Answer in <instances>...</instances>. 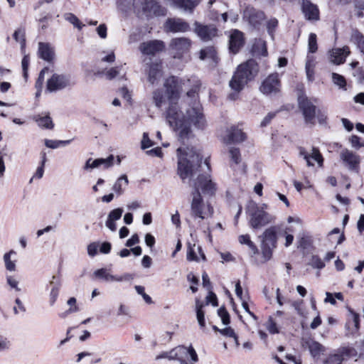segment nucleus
Listing matches in <instances>:
<instances>
[{
	"label": "nucleus",
	"mask_w": 364,
	"mask_h": 364,
	"mask_svg": "<svg viewBox=\"0 0 364 364\" xmlns=\"http://www.w3.org/2000/svg\"><path fill=\"white\" fill-rule=\"evenodd\" d=\"M341 159L348 166L350 171L358 172L360 158L359 155L355 154L347 149L342 150L340 154Z\"/></svg>",
	"instance_id": "obj_13"
},
{
	"label": "nucleus",
	"mask_w": 364,
	"mask_h": 364,
	"mask_svg": "<svg viewBox=\"0 0 364 364\" xmlns=\"http://www.w3.org/2000/svg\"><path fill=\"white\" fill-rule=\"evenodd\" d=\"M206 303L207 304H211L213 306H218L217 296L212 291H210L208 295L206 296Z\"/></svg>",
	"instance_id": "obj_62"
},
{
	"label": "nucleus",
	"mask_w": 364,
	"mask_h": 364,
	"mask_svg": "<svg viewBox=\"0 0 364 364\" xmlns=\"http://www.w3.org/2000/svg\"><path fill=\"white\" fill-rule=\"evenodd\" d=\"M181 349L182 348H180V346H178L169 351H164L159 355H156L155 359L156 360L164 358H166L170 360H174L175 358H177V352L180 351Z\"/></svg>",
	"instance_id": "obj_39"
},
{
	"label": "nucleus",
	"mask_w": 364,
	"mask_h": 364,
	"mask_svg": "<svg viewBox=\"0 0 364 364\" xmlns=\"http://www.w3.org/2000/svg\"><path fill=\"white\" fill-rule=\"evenodd\" d=\"M196 308L198 324L200 328H203L205 326V312L203 310V304L200 303L198 299H196Z\"/></svg>",
	"instance_id": "obj_36"
},
{
	"label": "nucleus",
	"mask_w": 364,
	"mask_h": 364,
	"mask_svg": "<svg viewBox=\"0 0 364 364\" xmlns=\"http://www.w3.org/2000/svg\"><path fill=\"white\" fill-rule=\"evenodd\" d=\"M299 108L301 111L304 120L307 124H314L316 107L306 96L298 97Z\"/></svg>",
	"instance_id": "obj_7"
},
{
	"label": "nucleus",
	"mask_w": 364,
	"mask_h": 364,
	"mask_svg": "<svg viewBox=\"0 0 364 364\" xmlns=\"http://www.w3.org/2000/svg\"><path fill=\"white\" fill-rule=\"evenodd\" d=\"M135 289L139 294L141 295L146 304H151L153 302L151 297L145 293V289L144 287L136 285L135 286Z\"/></svg>",
	"instance_id": "obj_54"
},
{
	"label": "nucleus",
	"mask_w": 364,
	"mask_h": 364,
	"mask_svg": "<svg viewBox=\"0 0 364 364\" xmlns=\"http://www.w3.org/2000/svg\"><path fill=\"white\" fill-rule=\"evenodd\" d=\"M153 145L151 140L149 137L148 133L144 132L143 134V138L141 142V146L142 149H146L151 147Z\"/></svg>",
	"instance_id": "obj_61"
},
{
	"label": "nucleus",
	"mask_w": 364,
	"mask_h": 364,
	"mask_svg": "<svg viewBox=\"0 0 364 364\" xmlns=\"http://www.w3.org/2000/svg\"><path fill=\"white\" fill-rule=\"evenodd\" d=\"M48 286L51 287L49 294V304L50 306H53L58 299L60 290L62 287V282L60 277L58 275H53L52 277V280L50 281L49 284L46 287L47 289L48 288Z\"/></svg>",
	"instance_id": "obj_20"
},
{
	"label": "nucleus",
	"mask_w": 364,
	"mask_h": 364,
	"mask_svg": "<svg viewBox=\"0 0 364 364\" xmlns=\"http://www.w3.org/2000/svg\"><path fill=\"white\" fill-rule=\"evenodd\" d=\"M191 46V41L187 38H173L170 43V48L178 52L183 53L189 49Z\"/></svg>",
	"instance_id": "obj_24"
},
{
	"label": "nucleus",
	"mask_w": 364,
	"mask_h": 364,
	"mask_svg": "<svg viewBox=\"0 0 364 364\" xmlns=\"http://www.w3.org/2000/svg\"><path fill=\"white\" fill-rule=\"evenodd\" d=\"M64 18L73 24L75 27L77 28L78 30H81L84 25L80 21L78 18L72 13H66L64 15Z\"/></svg>",
	"instance_id": "obj_43"
},
{
	"label": "nucleus",
	"mask_w": 364,
	"mask_h": 364,
	"mask_svg": "<svg viewBox=\"0 0 364 364\" xmlns=\"http://www.w3.org/2000/svg\"><path fill=\"white\" fill-rule=\"evenodd\" d=\"M16 252L11 250L9 252H6L4 255V261L5 263L6 269L9 272H14L16 270V261H12L11 259V257L12 255H16Z\"/></svg>",
	"instance_id": "obj_37"
},
{
	"label": "nucleus",
	"mask_w": 364,
	"mask_h": 364,
	"mask_svg": "<svg viewBox=\"0 0 364 364\" xmlns=\"http://www.w3.org/2000/svg\"><path fill=\"white\" fill-rule=\"evenodd\" d=\"M279 226H271L266 229L259 237L260 239L261 258L257 264H264L272 259L274 250L277 247V232Z\"/></svg>",
	"instance_id": "obj_4"
},
{
	"label": "nucleus",
	"mask_w": 364,
	"mask_h": 364,
	"mask_svg": "<svg viewBox=\"0 0 364 364\" xmlns=\"http://www.w3.org/2000/svg\"><path fill=\"white\" fill-rule=\"evenodd\" d=\"M178 156L177 174L184 181L188 178H196L193 180V190L191 194L200 193L214 196L217 188L216 184L210 179V164L209 159L203 162V156L193 149L186 151L181 147L176 150Z\"/></svg>",
	"instance_id": "obj_2"
},
{
	"label": "nucleus",
	"mask_w": 364,
	"mask_h": 364,
	"mask_svg": "<svg viewBox=\"0 0 364 364\" xmlns=\"http://www.w3.org/2000/svg\"><path fill=\"white\" fill-rule=\"evenodd\" d=\"M166 14V9L161 6L157 1L154 4L151 11L149 12L147 16H163Z\"/></svg>",
	"instance_id": "obj_42"
},
{
	"label": "nucleus",
	"mask_w": 364,
	"mask_h": 364,
	"mask_svg": "<svg viewBox=\"0 0 364 364\" xmlns=\"http://www.w3.org/2000/svg\"><path fill=\"white\" fill-rule=\"evenodd\" d=\"M99 243L96 242H91L87 245V254L90 257H95L97 254Z\"/></svg>",
	"instance_id": "obj_60"
},
{
	"label": "nucleus",
	"mask_w": 364,
	"mask_h": 364,
	"mask_svg": "<svg viewBox=\"0 0 364 364\" xmlns=\"http://www.w3.org/2000/svg\"><path fill=\"white\" fill-rule=\"evenodd\" d=\"M49 69L47 67H45L43 68L41 72L39 73L38 77L37 78V80L36 82V87L37 89L41 88L43 82H44V75L46 71H48Z\"/></svg>",
	"instance_id": "obj_59"
},
{
	"label": "nucleus",
	"mask_w": 364,
	"mask_h": 364,
	"mask_svg": "<svg viewBox=\"0 0 364 364\" xmlns=\"http://www.w3.org/2000/svg\"><path fill=\"white\" fill-rule=\"evenodd\" d=\"M13 37L16 42H20L23 48L26 44L25 30L18 28L16 30L13 34Z\"/></svg>",
	"instance_id": "obj_49"
},
{
	"label": "nucleus",
	"mask_w": 364,
	"mask_h": 364,
	"mask_svg": "<svg viewBox=\"0 0 364 364\" xmlns=\"http://www.w3.org/2000/svg\"><path fill=\"white\" fill-rule=\"evenodd\" d=\"M245 139V134L241 129L232 126L228 130V134L225 140L226 144H232L242 142Z\"/></svg>",
	"instance_id": "obj_21"
},
{
	"label": "nucleus",
	"mask_w": 364,
	"mask_h": 364,
	"mask_svg": "<svg viewBox=\"0 0 364 364\" xmlns=\"http://www.w3.org/2000/svg\"><path fill=\"white\" fill-rule=\"evenodd\" d=\"M194 26L195 33L203 42L212 41L218 35V28L213 24L203 25L196 21Z\"/></svg>",
	"instance_id": "obj_8"
},
{
	"label": "nucleus",
	"mask_w": 364,
	"mask_h": 364,
	"mask_svg": "<svg viewBox=\"0 0 364 364\" xmlns=\"http://www.w3.org/2000/svg\"><path fill=\"white\" fill-rule=\"evenodd\" d=\"M171 6L192 12L200 0H170Z\"/></svg>",
	"instance_id": "obj_25"
},
{
	"label": "nucleus",
	"mask_w": 364,
	"mask_h": 364,
	"mask_svg": "<svg viewBox=\"0 0 364 364\" xmlns=\"http://www.w3.org/2000/svg\"><path fill=\"white\" fill-rule=\"evenodd\" d=\"M309 349L313 358H318L325 348L318 342L313 341L309 344Z\"/></svg>",
	"instance_id": "obj_35"
},
{
	"label": "nucleus",
	"mask_w": 364,
	"mask_h": 364,
	"mask_svg": "<svg viewBox=\"0 0 364 364\" xmlns=\"http://www.w3.org/2000/svg\"><path fill=\"white\" fill-rule=\"evenodd\" d=\"M266 327L271 334H276L279 333L277 323L272 316L269 317Z\"/></svg>",
	"instance_id": "obj_52"
},
{
	"label": "nucleus",
	"mask_w": 364,
	"mask_h": 364,
	"mask_svg": "<svg viewBox=\"0 0 364 364\" xmlns=\"http://www.w3.org/2000/svg\"><path fill=\"white\" fill-rule=\"evenodd\" d=\"M180 348L182 349L177 352V358L174 359L178 360L180 364H194L198 361V354L192 345L188 347L180 346Z\"/></svg>",
	"instance_id": "obj_9"
},
{
	"label": "nucleus",
	"mask_w": 364,
	"mask_h": 364,
	"mask_svg": "<svg viewBox=\"0 0 364 364\" xmlns=\"http://www.w3.org/2000/svg\"><path fill=\"white\" fill-rule=\"evenodd\" d=\"M218 314L220 317L222 323L224 325H228L230 323V314L224 306L218 309Z\"/></svg>",
	"instance_id": "obj_46"
},
{
	"label": "nucleus",
	"mask_w": 364,
	"mask_h": 364,
	"mask_svg": "<svg viewBox=\"0 0 364 364\" xmlns=\"http://www.w3.org/2000/svg\"><path fill=\"white\" fill-rule=\"evenodd\" d=\"M350 41L364 55V35L358 29H352Z\"/></svg>",
	"instance_id": "obj_27"
},
{
	"label": "nucleus",
	"mask_w": 364,
	"mask_h": 364,
	"mask_svg": "<svg viewBox=\"0 0 364 364\" xmlns=\"http://www.w3.org/2000/svg\"><path fill=\"white\" fill-rule=\"evenodd\" d=\"M124 210L122 208H117L111 210L107 217V220L105 223V225L112 232L116 231L117 225L115 223L116 220L121 218Z\"/></svg>",
	"instance_id": "obj_22"
},
{
	"label": "nucleus",
	"mask_w": 364,
	"mask_h": 364,
	"mask_svg": "<svg viewBox=\"0 0 364 364\" xmlns=\"http://www.w3.org/2000/svg\"><path fill=\"white\" fill-rule=\"evenodd\" d=\"M314 269H322L325 267V262L318 255H312L307 263Z\"/></svg>",
	"instance_id": "obj_41"
},
{
	"label": "nucleus",
	"mask_w": 364,
	"mask_h": 364,
	"mask_svg": "<svg viewBox=\"0 0 364 364\" xmlns=\"http://www.w3.org/2000/svg\"><path fill=\"white\" fill-rule=\"evenodd\" d=\"M74 139L68 140H53V139H45V145L50 149H57L60 146H66L70 144Z\"/></svg>",
	"instance_id": "obj_38"
},
{
	"label": "nucleus",
	"mask_w": 364,
	"mask_h": 364,
	"mask_svg": "<svg viewBox=\"0 0 364 364\" xmlns=\"http://www.w3.org/2000/svg\"><path fill=\"white\" fill-rule=\"evenodd\" d=\"M332 81L333 82L338 85L340 88L346 90V78L336 73H332Z\"/></svg>",
	"instance_id": "obj_45"
},
{
	"label": "nucleus",
	"mask_w": 364,
	"mask_h": 364,
	"mask_svg": "<svg viewBox=\"0 0 364 364\" xmlns=\"http://www.w3.org/2000/svg\"><path fill=\"white\" fill-rule=\"evenodd\" d=\"M310 156L311 159H313L314 161H316L318 164V165H322L323 159L321 154L320 153L319 150L317 148H312V153L310 155Z\"/></svg>",
	"instance_id": "obj_56"
},
{
	"label": "nucleus",
	"mask_w": 364,
	"mask_h": 364,
	"mask_svg": "<svg viewBox=\"0 0 364 364\" xmlns=\"http://www.w3.org/2000/svg\"><path fill=\"white\" fill-rule=\"evenodd\" d=\"M259 69V64L254 59H249L238 65L229 82L232 92L228 95V98L230 100H236L245 86L257 75Z\"/></svg>",
	"instance_id": "obj_3"
},
{
	"label": "nucleus",
	"mask_w": 364,
	"mask_h": 364,
	"mask_svg": "<svg viewBox=\"0 0 364 364\" xmlns=\"http://www.w3.org/2000/svg\"><path fill=\"white\" fill-rule=\"evenodd\" d=\"M100 247V252L102 254H109L112 249V244L109 242H103Z\"/></svg>",
	"instance_id": "obj_64"
},
{
	"label": "nucleus",
	"mask_w": 364,
	"mask_h": 364,
	"mask_svg": "<svg viewBox=\"0 0 364 364\" xmlns=\"http://www.w3.org/2000/svg\"><path fill=\"white\" fill-rule=\"evenodd\" d=\"M93 274L96 278L105 282H122L123 279L122 277L110 274L105 268L95 270Z\"/></svg>",
	"instance_id": "obj_28"
},
{
	"label": "nucleus",
	"mask_w": 364,
	"mask_h": 364,
	"mask_svg": "<svg viewBox=\"0 0 364 364\" xmlns=\"http://www.w3.org/2000/svg\"><path fill=\"white\" fill-rule=\"evenodd\" d=\"M252 50L254 53L262 56H266L268 54L266 41L260 38L255 41L252 46Z\"/></svg>",
	"instance_id": "obj_34"
},
{
	"label": "nucleus",
	"mask_w": 364,
	"mask_h": 364,
	"mask_svg": "<svg viewBox=\"0 0 364 364\" xmlns=\"http://www.w3.org/2000/svg\"><path fill=\"white\" fill-rule=\"evenodd\" d=\"M220 333L227 337L233 338L237 344H238V338L234 330L231 327H226L220 331Z\"/></svg>",
	"instance_id": "obj_55"
},
{
	"label": "nucleus",
	"mask_w": 364,
	"mask_h": 364,
	"mask_svg": "<svg viewBox=\"0 0 364 364\" xmlns=\"http://www.w3.org/2000/svg\"><path fill=\"white\" fill-rule=\"evenodd\" d=\"M350 53V48L347 46L343 48H333L328 51V59L333 65H342L346 62V58Z\"/></svg>",
	"instance_id": "obj_12"
},
{
	"label": "nucleus",
	"mask_w": 364,
	"mask_h": 364,
	"mask_svg": "<svg viewBox=\"0 0 364 364\" xmlns=\"http://www.w3.org/2000/svg\"><path fill=\"white\" fill-rule=\"evenodd\" d=\"M38 54L41 59L48 63L53 61L55 55L54 50L50 45L42 42L38 43Z\"/></svg>",
	"instance_id": "obj_23"
},
{
	"label": "nucleus",
	"mask_w": 364,
	"mask_h": 364,
	"mask_svg": "<svg viewBox=\"0 0 364 364\" xmlns=\"http://www.w3.org/2000/svg\"><path fill=\"white\" fill-rule=\"evenodd\" d=\"M33 119L38 127L42 129H53L54 127V123L49 113L46 114L44 116L40 114L35 115Z\"/></svg>",
	"instance_id": "obj_29"
},
{
	"label": "nucleus",
	"mask_w": 364,
	"mask_h": 364,
	"mask_svg": "<svg viewBox=\"0 0 364 364\" xmlns=\"http://www.w3.org/2000/svg\"><path fill=\"white\" fill-rule=\"evenodd\" d=\"M166 95L169 100V105L166 111V118L175 131L178 132V140L185 144V140L190 138L192 131L191 124L198 129H204L206 120L200 105H196L186 110L183 115L180 110L178 100L179 98L178 82L177 77L171 76L164 82Z\"/></svg>",
	"instance_id": "obj_1"
},
{
	"label": "nucleus",
	"mask_w": 364,
	"mask_h": 364,
	"mask_svg": "<svg viewBox=\"0 0 364 364\" xmlns=\"http://www.w3.org/2000/svg\"><path fill=\"white\" fill-rule=\"evenodd\" d=\"M164 27L167 31L172 33H183L190 29L189 24L181 18H168Z\"/></svg>",
	"instance_id": "obj_18"
},
{
	"label": "nucleus",
	"mask_w": 364,
	"mask_h": 364,
	"mask_svg": "<svg viewBox=\"0 0 364 364\" xmlns=\"http://www.w3.org/2000/svg\"><path fill=\"white\" fill-rule=\"evenodd\" d=\"M161 76V65L158 63H153L150 65L149 73H148V80L149 82L154 85L156 82L157 80Z\"/></svg>",
	"instance_id": "obj_30"
},
{
	"label": "nucleus",
	"mask_w": 364,
	"mask_h": 364,
	"mask_svg": "<svg viewBox=\"0 0 364 364\" xmlns=\"http://www.w3.org/2000/svg\"><path fill=\"white\" fill-rule=\"evenodd\" d=\"M301 11L307 21H317L320 19L318 7L310 0H302Z\"/></svg>",
	"instance_id": "obj_15"
},
{
	"label": "nucleus",
	"mask_w": 364,
	"mask_h": 364,
	"mask_svg": "<svg viewBox=\"0 0 364 364\" xmlns=\"http://www.w3.org/2000/svg\"><path fill=\"white\" fill-rule=\"evenodd\" d=\"M245 45L244 34L242 31L235 29L232 31L229 39V50L237 54Z\"/></svg>",
	"instance_id": "obj_17"
},
{
	"label": "nucleus",
	"mask_w": 364,
	"mask_h": 364,
	"mask_svg": "<svg viewBox=\"0 0 364 364\" xmlns=\"http://www.w3.org/2000/svg\"><path fill=\"white\" fill-rule=\"evenodd\" d=\"M122 68V66L120 65L110 68L105 73L106 78L108 80H112L116 77L119 74Z\"/></svg>",
	"instance_id": "obj_53"
},
{
	"label": "nucleus",
	"mask_w": 364,
	"mask_h": 364,
	"mask_svg": "<svg viewBox=\"0 0 364 364\" xmlns=\"http://www.w3.org/2000/svg\"><path fill=\"white\" fill-rule=\"evenodd\" d=\"M259 91L265 95H277L280 92L281 80L277 73L269 75L261 83Z\"/></svg>",
	"instance_id": "obj_6"
},
{
	"label": "nucleus",
	"mask_w": 364,
	"mask_h": 364,
	"mask_svg": "<svg viewBox=\"0 0 364 364\" xmlns=\"http://www.w3.org/2000/svg\"><path fill=\"white\" fill-rule=\"evenodd\" d=\"M132 1V0H117V8L120 11L125 12L129 8Z\"/></svg>",
	"instance_id": "obj_58"
},
{
	"label": "nucleus",
	"mask_w": 364,
	"mask_h": 364,
	"mask_svg": "<svg viewBox=\"0 0 364 364\" xmlns=\"http://www.w3.org/2000/svg\"><path fill=\"white\" fill-rule=\"evenodd\" d=\"M229 154L232 162H234L235 164L240 163L241 154L238 148L230 147L229 149Z\"/></svg>",
	"instance_id": "obj_47"
},
{
	"label": "nucleus",
	"mask_w": 364,
	"mask_h": 364,
	"mask_svg": "<svg viewBox=\"0 0 364 364\" xmlns=\"http://www.w3.org/2000/svg\"><path fill=\"white\" fill-rule=\"evenodd\" d=\"M249 217V225L252 229H260L269 223L274 222L275 218L259 207L255 202H250L246 208Z\"/></svg>",
	"instance_id": "obj_5"
},
{
	"label": "nucleus",
	"mask_w": 364,
	"mask_h": 364,
	"mask_svg": "<svg viewBox=\"0 0 364 364\" xmlns=\"http://www.w3.org/2000/svg\"><path fill=\"white\" fill-rule=\"evenodd\" d=\"M193 199L191 204V215L194 218H200L203 220L205 218L203 215V199L201 196V193L191 194Z\"/></svg>",
	"instance_id": "obj_19"
},
{
	"label": "nucleus",
	"mask_w": 364,
	"mask_h": 364,
	"mask_svg": "<svg viewBox=\"0 0 364 364\" xmlns=\"http://www.w3.org/2000/svg\"><path fill=\"white\" fill-rule=\"evenodd\" d=\"M70 85V78L67 75L54 73L47 81V90L50 92H56L63 90Z\"/></svg>",
	"instance_id": "obj_11"
},
{
	"label": "nucleus",
	"mask_w": 364,
	"mask_h": 364,
	"mask_svg": "<svg viewBox=\"0 0 364 364\" xmlns=\"http://www.w3.org/2000/svg\"><path fill=\"white\" fill-rule=\"evenodd\" d=\"M244 16L247 18L249 23L254 28L259 27L265 18V14L252 6H247L244 11Z\"/></svg>",
	"instance_id": "obj_14"
},
{
	"label": "nucleus",
	"mask_w": 364,
	"mask_h": 364,
	"mask_svg": "<svg viewBox=\"0 0 364 364\" xmlns=\"http://www.w3.org/2000/svg\"><path fill=\"white\" fill-rule=\"evenodd\" d=\"M318 50L317 36L315 33H311L308 41V51L310 53H314Z\"/></svg>",
	"instance_id": "obj_44"
},
{
	"label": "nucleus",
	"mask_w": 364,
	"mask_h": 364,
	"mask_svg": "<svg viewBox=\"0 0 364 364\" xmlns=\"http://www.w3.org/2000/svg\"><path fill=\"white\" fill-rule=\"evenodd\" d=\"M342 358L339 357L335 351L334 353L330 354L323 362V364H343Z\"/></svg>",
	"instance_id": "obj_48"
},
{
	"label": "nucleus",
	"mask_w": 364,
	"mask_h": 364,
	"mask_svg": "<svg viewBox=\"0 0 364 364\" xmlns=\"http://www.w3.org/2000/svg\"><path fill=\"white\" fill-rule=\"evenodd\" d=\"M29 61H30V59H29L28 55H24L21 60L23 75L26 80H27V78H28V70Z\"/></svg>",
	"instance_id": "obj_57"
},
{
	"label": "nucleus",
	"mask_w": 364,
	"mask_h": 364,
	"mask_svg": "<svg viewBox=\"0 0 364 364\" xmlns=\"http://www.w3.org/2000/svg\"><path fill=\"white\" fill-rule=\"evenodd\" d=\"M166 48L165 43L161 40H151L139 45V50L145 55H155L162 52Z\"/></svg>",
	"instance_id": "obj_10"
},
{
	"label": "nucleus",
	"mask_w": 364,
	"mask_h": 364,
	"mask_svg": "<svg viewBox=\"0 0 364 364\" xmlns=\"http://www.w3.org/2000/svg\"><path fill=\"white\" fill-rule=\"evenodd\" d=\"M6 282L8 285L10 286L11 288L14 289L17 291H20L21 289L18 288V282L12 276L7 275L6 276Z\"/></svg>",
	"instance_id": "obj_63"
},
{
	"label": "nucleus",
	"mask_w": 364,
	"mask_h": 364,
	"mask_svg": "<svg viewBox=\"0 0 364 364\" xmlns=\"http://www.w3.org/2000/svg\"><path fill=\"white\" fill-rule=\"evenodd\" d=\"M199 58L202 60H210L214 65H216L219 60L217 51L214 46H207L201 49L200 50Z\"/></svg>",
	"instance_id": "obj_26"
},
{
	"label": "nucleus",
	"mask_w": 364,
	"mask_h": 364,
	"mask_svg": "<svg viewBox=\"0 0 364 364\" xmlns=\"http://www.w3.org/2000/svg\"><path fill=\"white\" fill-rule=\"evenodd\" d=\"M156 2L155 0H133V6L141 7L143 12L147 16Z\"/></svg>",
	"instance_id": "obj_32"
},
{
	"label": "nucleus",
	"mask_w": 364,
	"mask_h": 364,
	"mask_svg": "<svg viewBox=\"0 0 364 364\" xmlns=\"http://www.w3.org/2000/svg\"><path fill=\"white\" fill-rule=\"evenodd\" d=\"M350 315L346 323V335L347 336H357L360 329V315L353 310H349Z\"/></svg>",
	"instance_id": "obj_16"
},
{
	"label": "nucleus",
	"mask_w": 364,
	"mask_h": 364,
	"mask_svg": "<svg viewBox=\"0 0 364 364\" xmlns=\"http://www.w3.org/2000/svg\"><path fill=\"white\" fill-rule=\"evenodd\" d=\"M336 352L339 357L342 358L343 361L357 355V350L353 347L350 346L341 347L338 348Z\"/></svg>",
	"instance_id": "obj_33"
},
{
	"label": "nucleus",
	"mask_w": 364,
	"mask_h": 364,
	"mask_svg": "<svg viewBox=\"0 0 364 364\" xmlns=\"http://www.w3.org/2000/svg\"><path fill=\"white\" fill-rule=\"evenodd\" d=\"M153 100L157 107H161L164 102V94L161 90H156L153 92Z\"/></svg>",
	"instance_id": "obj_50"
},
{
	"label": "nucleus",
	"mask_w": 364,
	"mask_h": 364,
	"mask_svg": "<svg viewBox=\"0 0 364 364\" xmlns=\"http://www.w3.org/2000/svg\"><path fill=\"white\" fill-rule=\"evenodd\" d=\"M96 161H97L100 166L103 165L105 168H107L113 165L114 156L111 154L106 159L99 158L96 159Z\"/></svg>",
	"instance_id": "obj_51"
},
{
	"label": "nucleus",
	"mask_w": 364,
	"mask_h": 364,
	"mask_svg": "<svg viewBox=\"0 0 364 364\" xmlns=\"http://www.w3.org/2000/svg\"><path fill=\"white\" fill-rule=\"evenodd\" d=\"M129 183L127 176L124 174L117 178L114 184L113 185L112 190L116 193L117 196H121L124 193V187L127 186Z\"/></svg>",
	"instance_id": "obj_31"
},
{
	"label": "nucleus",
	"mask_w": 364,
	"mask_h": 364,
	"mask_svg": "<svg viewBox=\"0 0 364 364\" xmlns=\"http://www.w3.org/2000/svg\"><path fill=\"white\" fill-rule=\"evenodd\" d=\"M279 26V21L276 18H271L266 24L267 31L272 40L274 39V33Z\"/></svg>",
	"instance_id": "obj_40"
}]
</instances>
